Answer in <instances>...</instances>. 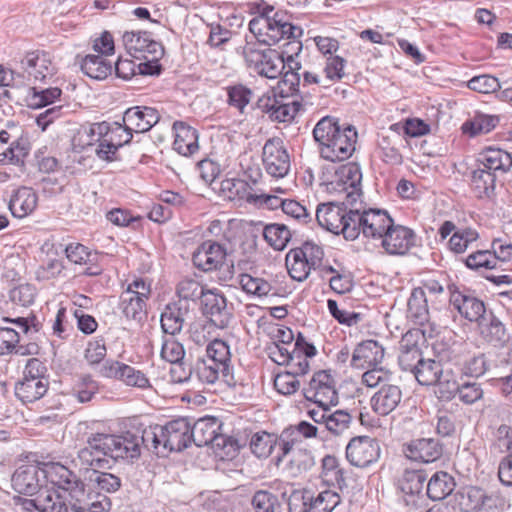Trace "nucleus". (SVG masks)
<instances>
[{
	"mask_svg": "<svg viewBox=\"0 0 512 512\" xmlns=\"http://www.w3.org/2000/svg\"><path fill=\"white\" fill-rule=\"evenodd\" d=\"M341 502L338 493L323 490L317 495L313 492L312 512H332Z\"/></svg>",
	"mask_w": 512,
	"mask_h": 512,
	"instance_id": "338daca9",
	"label": "nucleus"
},
{
	"mask_svg": "<svg viewBox=\"0 0 512 512\" xmlns=\"http://www.w3.org/2000/svg\"><path fill=\"white\" fill-rule=\"evenodd\" d=\"M355 220L356 238L362 233L368 239L380 240L387 228L392 225L393 219L383 209H352Z\"/></svg>",
	"mask_w": 512,
	"mask_h": 512,
	"instance_id": "1a4fd4ad",
	"label": "nucleus"
},
{
	"mask_svg": "<svg viewBox=\"0 0 512 512\" xmlns=\"http://www.w3.org/2000/svg\"><path fill=\"white\" fill-rule=\"evenodd\" d=\"M221 190L230 200H245L253 204L256 194L252 193L250 185L242 179H226L221 183Z\"/></svg>",
	"mask_w": 512,
	"mask_h": 512,
	"instance_id": "37998d69",
	"label": "nucleus"
},
{
	"mask_svg": "<svg viewBox=\"0 0 512 512\" xmlns=\"http://www.w3.org/2000/svg\"><path fill=\"white\" fill-rule=\"evenodd\" d=\"M190 432L191 422L188 419H174L163 426L156 425L145 429L142 436H139L140 445L148 446V443L151 442L156 450L162 445L169 452H180L190 445Z\"/></svg>",
	"mask_w": 512,
	"mask_h": 512,
	"instance_id": "423d86ee",
	"label": "nucleus"
},
{
	"mask_svg": "<svg viewBox=\"0 0 512 512\" xmlns=\"http://www.w3.org/2000/svg\"><path fill=\"white\" fill-rule=\"evenodd\" d=\"M320 476L328 486H337L341 489L345 485L343 470L335 456L326 455L323 457Z\"/></svg>",
	"mask_w": 512,
	"mask_h": 512,
	"instance_id": "c03bdc74",
	"label": "nucleus"
},
{
	"mask_svg": "<svg viewBox=\"0 0 512 512\" xmlns=\"http://www.w3.org/2000/svg\"><path fill=\"white\" fill-rule=\"evenodd\" d=\"M452 302L459 313L469 321H476L479 324L487 315L484 303L475 297L458 293L453 295Z\"/></svg>",
	"mask_w": 512,
	"mask_h": 512,
	"instance_id": "c9c22d12",
	"label": "nucleus"
},
{
	"mask_svg": "<svg viewBox=\"0 0 512 512\" xmlns=\"http://www.w3.org/2000/svg\"><path fill=\"white\" fill-rule=\"evenodd\" d=\"M317 354L315 346L306 341L305 337L299 333L294 343V354L287 366L290 372L295 375H304L310 369L308 359Z\"/></svg>",
	"mask_w": 512,
	"mask_h": 512,
	"instance_id": "c756f323",
	"label": "nucleus"
},
{
	"mask_svg": "<svg viewBox=\"0 0 512 512\" xmlns=\"http://www.w3.org/2000/svg\"><path fill=\"white\" fill-rule=\"evenodd\" d=\"M313 137L319 144L323 159L341 162L349 159L355 152L358 133L354 126H341L337 118L325 116L315 125Z\"/></svg>",
	"mask_w": 512,
	"mask_h": 512,
	"instance_id": "f03ea898",
	"label": "nucleus"
},
{
	"mask_svg": "<svg viewBox=\"0 0 512 512\" xmlns=\"http://www.w3.org/2000/svg\"><path fill=\"white\" fill-rule=\"evenodd\" d=\"M160 120L157 109L147 106H135L128 108L123 115L122 121L128 130L135 133L149 131Z\"/></svg>",
	"mask_w": 512,
	"mask_h": 512,
	"instance_id": "5701e85b",
	"label": "nucleus"
},
{
	"mask_svg": "<svg viewBox=\"0 0 512 512\" xmlns=\"http://www.w3.org/2000/svg\"><path fill=\"white\" fill-rule=\"evenodd\" d=\"M402 396L400 386L389 382L379 387L372 395L370 399L371 409L379 416H387L400 405Z\"/></svg>",
	"mask_w": 512,
	"mask_h": 512,
	"instance_id": "4be33fe9",
	"label": "nucleus"
},
{
	"mask_svg": "<svg viewBox=\"0 0 512 512\" xmlns=\"http://www.w3.org/2000/svg\"><path fill=\"white\" fill-rule=\"evenodd\" d=\"M416 236L413 230L402 225H392L380 239L381 246L390 255H404L415 245Z\"/></svg>",
	"mask_w": 512,
	"mask_h": 512,
	"instance_id": "6ab92c4d",
	"label": "nucleus"
},
{
	"mask_svg": "<svg viewBox=\"0 0 512 512\" xmlns=\"http://www.w3.org/2000/svg\"><path fill=\"white\" fill-rule=\"evenodd\" d=\"M239 284L247 294H252L258 297L267 296L272 290L271 284L266 280L253 277L249 274H240Z\"/></svg>",
	"mask_w": 512,
	"mask_h": 512,
	"instance_id": "680f3d73",
	"label": "nucleus"
},
{
	"mask_svg": "<svg viewBox=\"0 0 512 512\" xmlns=\"http://www.w3.org/2000/svg\"><path fill=\"white\" fill-rule=\"evenodd\" d=\"M362 384L369 388H379L392 381V372L381 366L369 367L362 374Z\"/></svg>",
	"mask_w": 512,
	"mask_h": 512,
	"instance_id": "774afa93",
	"label": "nucleus"
},
{
	"mask_svg": "<svg viewBox=\"0 0 512 512\" xmlns=\"http://www.w3.org/2000/svg\"><path fill=\"white\" fill-rule=\"evenodd\" d=\"M140 456L138 435L127 432L123 435L96 433L87 439V445L80 449L79 464L92 472L109 469L119 459H135Z\"/></svg>",
	"mask_w": 512,
	"mask_h": 512,
	"instance_id": "f257e3e1",
	"label": "nucleus"
},
{
	"mask_svg": "<svg viewBox=\"0 0 512 512\" xmlns=\"http://www.w3.org/2000/svg\"><path fill=\"white\" fill-rule=\"evenodd\" d=\"M34 496L36 503H38L39 512H61L65 504V501L59 494L44 488V486Z\"/></svg>",
	"mask_w": 512,
	"mask_h": 512,
	"instance_id": "8fccbe9b",
	"label": "nucleus"
},
{
	"mask_svg": "<svg viewBox=\"0 0 512 512\" xmlns=\"http://www.w3.org/2000/svg\"><path fill=\"white\" fill-rule=\"evenodd\" d=\"M408 316L419 325L429 321L427 295L424 289L414 288L408 300Z\"/></svg>",
	"mask_w": 512,
	"mask_h": 512,
	"instance_id": "a19ab883",
	"label": "nucleus"
},
{
	"mask_svg": "<svg viewBox=\"0 0 512 512\" xmlns=\"http://www.w3.org/2000/svg\"><path fill=\"white\" fill-rule=\"evenodd\" d=\"M362 173L355 163H347L340 166L330 182L332 189L345 194V200L350 206H355L362 196Z\"/></svg>",
	"mask_w": 512,
	"mask_h": 512,
	"instance_id": "9d476101",
	"label": "nucleus"
},
{
	"mask_svg": "<svg viewBox=\"0 0 512 512\" xmlns=\"http://www.w3.org/2000/svg\"><path fill=\"white\" fill-rule=\"evenodd\" d=\"M306 400L326 407L338 404V393L333 376L325 370L316 372L307 387L303 388Z\"/></svg>",
	"mask_w": 512,
	"mask_h": 512,
	"instance_id": "9b49d317",
	"label": "nucleus"
},
{
	"mask_svg": "<svg viewBox=\"0 0 512 512\" xmlns=\"http://www.w3.org/2000/svg\"><path fill=\"white\" fill-rule=\"evenodd\" d=\"M295 253L306 261L313 270L321 267L324 258L323 248L314 241H305L300 247L292 249Z\"/></svg>",
	"mask_w": 512,
	"mask_h": 512,
	"instance_id": "6e6d98bb",
	"label": "nucleus"
},
{
	"mask_svg": "<svg viewBox=\"0 0 512 512\" xmlns=\"http://www.w3.org/2000/svg\"><path fill=\"white\" fill-rule=\"evenodd\" d=\"M265 171L274 178L285 177L290 170V156L279 137L268 139L262 149Z\"/></svg>",
	"mask_w": 512,
	"mask_h": 512,
	"instance_id": "f8f14e48",
	"label": "nucleus"
},
{
	"mask_svg": "<svg viewBox=\"0 0 512 512\" xmlns=\"http://www.w3.org/2000/svg\"><path fill=\"white\" fill-rule=\"evenodd\" d=\"M11 482L16 492L34 496L44 486V467L37 464L22 465L14 472Z\"/></svg>",
	"mask_w": 512,
	"mask_h": 512,
	"instance_id": "dca6fc26",
	"label": "nucleus"
},
{
	"mask_svg": "<svg viewBox=\"0 0 512 512\" xmlns=\"http://www.w3.org/2000/svg\"><path fill=\"white\" fill-rule=\"evenodd\" d=\"M472 187L478 198L490 197L494 192L496 175L482 167L472 173Z\"/></svg>",
	"mask_w": 512,
	"mask_h": 512,
	"instance_id": "a18cd8bd",
	"label": "nucleus"
},
{
	"mask_svg": "<svg viewBox=\"0 0 512 512\" xmlns=\"http://www.w3.org/2000/svg\"><path fill=\"white\" fill-rule=\"evenodd\" d=\"M422 332L418 329L407 331L400 341L399 366L403 371L413 372L421 362L422 354L418 346V340Z\"/></svg>",
	"mask_w": 512,
	"mask_h": 512,
	"instance_id": "b1692460",
	"label": "nucleus"
},
{
	"mask_svg": "<svg viewBox=\"0 0 512 512\" xmlns=\"http://www.w3.org/2000/svg\"><path fill=\"white\" fill-rule=\"evenodd\" d=\"M385 350L375 340H366L357 345L354 349L351 366L354 368H365L378 366L382 363Z\"/></svg>",
	"mask_w": 512,
	"mask_h": 512,
	"instance_id": "cd10ccee",
	"label": "nucleus"
},
{
	"mask_svg": "<svg viewBox=\"0 0 512 512\" xmlns=\"http://www.w3.org/2000/svg\"><path fill=\"white\" fill-rule=\"evenodd\" d=\"M302 65L293 55H288L285 59L274 49H266L265 58L261 61V66L254 72L275 79L283 74L278 82L277 92L282 98L295 95L300 92V73Z\"/></svg>",
	"mask_w": 512,
	"mask_h": 512,
	"instance_id": "7ed1b4c3",
	"label": "nucleus"
},
{
	"mask_svg": "<svg viewBox=\"0 0 512 512\" xmlns=\"http://www.w3.org/2000/svg\"><path fill=\"white\" fill-rule=\"evenodd\" d=\"M478 326L484 339L495 346L504 345L508 339L503 323L492 313L487 314L480 320Z\"/></svg>",
	"mask_w": 512,
	"mask_h": 512,
	"instance_id": "4c0bfd02",
	"label": "nucleus"
},
{
	"mask_svg": "<svg viewBox=\"0 0 512 512\" xmlns=\"http://www.w3.org/2000/svg\"><path fill=\"white\" fill-rule=\"evenodd\" d=\"M227 94L228 104L236 108L240 113H244L246 106L253 97L252 90L242 84L228 87Z\"/></svg>",
	"mask_w": 512,
	"mask_h": 512,
	"instance_id": "69168bd1",
	"label": "nucleus"
},
{
	"mask_svg": "<svg viewBox=\"0 0 512 512\" xmlns=\"http://www.w3.org/2000/svg\"><path fill=\"white\" fill-rule=\"evenodd\" d=\"M412 373L414 374L418 383L421 385H443V369L441 363L438 361L432 359H422L417 368Z\"/></svg>",
	"mask_w": 512,
	"mask_h": 512,
	"instance_id": "ea45409f",
	"label": "nucleus"
},
{
	"mask_svg": "<svg viewBox=\"0 0 512 512\" xmlns=\"http://www.w3.org/2000/svg\"><path fill=\"white\" fill-rule=\"evenodd\" d=\"M188 308L177 303L168 304L161 314V328L166 335L174 337L183 328Z\"/></svg>",
	"mask_w": 512,
	"mask_h": 512,
	"instance_id": "f704fd0d",
	"label": "nucleus"
},
{
	"mask_svg": "<svg viewBox=\"0 0 512 512\" xmlns=\"http://www.w3.org/2000/svg\"><path fill=\"white\" fill-rule=\"evenodd\" d=\"M90 133L99 137H105V141L110 143V147L117 151L120 147L129 144L133 137L132 131L128 130L124 123L119 122L112 124L106 121L93 123Z\"/></svg>",
	"mask_w": 512,
	"mask_h": 512,
	"instance_id": "bb28decb",
	"label": "nucleus"
},
{
	"mask_svg": "<svg viewBox=\"0 0 512 512\" xmlns=\"http://www.w3.org/2000/svg\"><path fill=\"white\" fill-rule=\"evenodd\" d=\"M276 92L277 89H274L273 100L269 98L265 105L269 117L272 120L278 122L292 121L302 107V102L298 99V97H292L293 99L290 102H281L277 99V97H280L281 99L283 98Z\"/></svg>",
	"mask_w": 512,
	"mask_h": 512,
	"instance_id": "7c9ffc66",
	"label": "nucleus"
},
{
	"mask_svg": "<svg viewBox=\"0 0 512 512\" xmlns=\"http://www.w3.org/2000/svg\"><path fill=\"white\" fill-rule=\"evenodd\" d=\"M122 39L126 50L134 57L155 61L164 53L162 44L155 41L147 31H126Z\"/></svg>",
	"mask_w": 512,
	"mask_h": 512,
	"instance_id": "ddd939ff",
	"label": "nucleus"
},
{
	"mask_svg": "<svg viewBox=\"0 0 512 512\" xmlns=\"http://www.w3.org/2000/svg\"><path fill=\"white\" fill-rule=\"evenodd\" d=\"M286 266L289 275L299 282L306 280L311 270H313V267H311L299 256L298 253H295L293 250H290L286 255Z\"/></svg>",
	"mask_w": 512,
	"mask_h": 512,
	"instance_id": "13d9d810",
	"label": "nucleus"
},
{
	"mask_svg": "<svg viewBox=\"0 0 512 512\" xmlns=\"http://www.w3.org/2000/svg\"><path fill=\"white\" fill-rule=\"evenodd\" d=\"M380 457L379 442L369 436L352 438L346 446V458L356 467H367Z\"/></svg>",
	"mask_w": 512,
	"mask_h": 512,
	"instance_id": "4468645a",
	"label": "nucleus"
},
{
	"mask_svg": "<svg viewBox=\"0 0 512 512\" xmlns=\"http://www.w3.org/2000/svg\"><path fill=\"white\" fill-rule=\"evenodd\" d=\"M481 167L488 171L496 173H506L512 167V156L507 151L499 148H487L481 154L479 158Z\"/></svg>",
	"mask_w": 512,
	"mask_h": 512,
	"instance_id": "473e14b6",
	"label": "nucleus"
},
{
	"mask_svg": "<svg viewBox=\"0 0 512 512\" xmlns=\"http://www.w3.org/2000/svg\"><path fill=\"white\" fill-rule=\"evenodd\" d=\"M47 389L46 378L22 379L15 387V394L23 403H32L42 398Z\"/></svg>",
	"mask_w": 512,
	"mask_h": 512,
	"instance_id": "58836bf2",
	"label": "nucleus"
},
{
	"mask_svg": "<svg viewBox=\"0 0 512 512\" xmlns=\"http://www.w3.org/2000/svg\"><path fill=\"white\" fill-rule=\"evenodd\" d=\"M290 191V187L287 185H279L271 187L269 193L256 194L254 205L265 207L268 209H276L281 207L283 209V203L286 199L281 198L279 195H285Z\"/></svg>",
	"mask_w": 512,
	"mask_h": 512,
	"instance_id": "3c124183",
	"label": "nucleus"
},
{
	"mask_svg": "<svg viewBox=\"0 0 512 512\" xmlns=\"http://www.w3.org/2000/svg\"><path fill=\"white\" fill-rule=\"evenodd\" d=\"M146 301L131 290H124L120 295L119 309L127 320L140 323L146 317Z\"/></svg>",
	"mask_w": 512,
	"mask_h": 512,
	"instance_id": "72a5a7b5",
	"label": "nucleus"
},
{
	"mask_svg": "<svg viewBox=\"0 0 512 512\" xmlns=\"http://www.w3.org/2000/svg\"><path fill=\"white\" fill-rule=\"evenodd\" d=\"M221 424L215 417H203L191 424V442L198 447L212 445L219 446L225 442L223 435L218 434Z\"/></svg>",
	"mask_w": 512,
	"mask_h": 512,
	"instance_id": "412c9836",
	"label": "nucleus"
},
{
	"mask_svg": "<svg viewBox=\"0 0 512 512\" xmlns=\"http://www.w3.org/2000/svg\"><path fill=\"white\" fill-rule=\"evenodd\" d=\"M88 480L89 488L106 494L115 493L121 487V480L118 476L112 473L100 472L99 470L92 472Z\"/></svg>",
	"mask_w": 512,
	"mask_h": 512,
	"instance_id": "49530a36",
	"label": "nucleus"
},
{
	"mask_svg": "<svg viewBox=\"0 0 512 512\" xmlns=\"http://www.w3.org/2000/svg\"><path fill=\"white\" fill-rule=\"evenodd\" d=\"M274 8L266 7L258 16L249 22V30L257 42L272 46L282 39H296L302 36V29L288 21L287 15Z\"/></svg>",
	"mask_w": 512,
	"mask_h": 512,
	"instance_id": "39448f33",
	"label": "nucleus"
},
{
	"mask_svg": "<svg viewBox=\"0 0 512 512\" xmlns=\"http://www.w3.org/2000/svg\"><path fill=\"white\" fill-rule=\"evenodd\" d=\"M193 371L197 378L206 384H214L217 380L222 379V367L206 359H198Z\"/></svg>",
	"mask_w": 512,
	"mask_h": 512,
	"instance_id": "052dcab7",
	"label": "nucleus"
},
{
	"mask_svg": "<svg viewBox=\"0 0 512 512\" xmlns=\"http://www.w3.org/2000/svg\"><path fill=\"white\" fill-rule=\"evenodd\" d=\"M8 326H0V355L32 356L38 354L39 346L35 342L22 343L23 336L39 331L40 324L35 316L4 317Z\"/></svg>",
	"mask_w": 512,
	"mask_h": 512,
	"instance_id": "20e7f679",
	"label": "nucleus"
},
{
	"mask_svg": "<svg viewBox=\"0 0 512 512\" xmlns=\"http://www.w3.org/2000/svg\"><path fill=\"white\" fill-rule=\"evenodd\" d=\"M313 491L293 489L287 499L289 512H312Z\"/></svg>",
	"mask_w": 512,
	"mask_h": 512,
	"instance_id": "4d7b16f0",
	"label": "nucleus"
},
{
	"mask_svg": "<svg viewBox=\"0 0 512 512\" xmlns=\"http://www.w3.org/2000/svg\"><path fill=\"white\" fill-rule=\"evenodd\" d=\"M352 209H355V206L347 204V200L341 203H322L317 207L316 220L327 231L337 235L342 234L347 240H355L356 230Z\"/></svg>",
	"mask_w": 512,
	"mask_h": 512,
	"instance_id": "0eeeda50",
	"label": "nucleus"
},
{
	"mask_svg": "<svg viewBox=\"0 0 512 512\" xmlns=\"http://www.w3.org/2000/svg\"><path fill=\"white\" fill-rule=\"evenodd\" d=\"M263 237L275 250H283L291 238V233L285 225L273 223L265 226Z\"/></svg>",
	"mask_w": 512,
	"mask_h": 512,
	"instance_id": "de8ad7c7",
	"label": "nucleus"
},
{
	"mask_svg": "<svg viewBox=\"0 0 512 512\" xmlns=\"http://www.w3.org/2000/svg\"><path fill=\"white\" fill-rule=\"evenodd\" d=\"M202 311L209 321L220 329L228 327L232 318L224 295L213 290L206 291L202 299Z\"/></svg>",
	"mask_w": 512,
	"mask_h": 512,
	"instance_id": "aec40b11",
	"label": "nucleus"
},
{
	"mask_svg": "<svg viewBox=\"0 0 512 512\" xmlns=\"http://www.w3.org/2000/svg\"><path fill=\"white\" fill-rule=\"evenodd\" d=\"M185 356V349L182 343L174 339V337H164L161 346V358L171 364L182 365Z\"/></svg>",
	"mask_w": 512,
	"mask_h": 512,
	"instance_id": "e2e57ef3",
	"label": "nucleus"
},
{
	"mask_svg": "<svg viewBox=\"0 0 512 512\" xmlns=\"http://www.w3.org/2000/svg\"><path fill=\"white\" fill-rule=\"evenodd\" d=\"M497 123V117L480 114L475 116L472 120L466 121L462 126V130L464 133L474 137L489 133Z\"/></svg>",
	"mask_w": 512,
	"mask_h": 512,
	"instance_id": "864d4df0",
	"label": "nucleus"
},
{
	"mask_svg": "<svg viewBox=\"0 0 512 512\" xmlns=\"http://www.w3.org/2000/svg\"><path fill=\"white\" fill-rule=\"evenodd\" d=\"M19 63V73L23 76L25 86L45 83L56 73V66L48 52L31 51L26 53Z\"/></svg>",
	"mask_w": 512,
	"mask_h": 512,
	"instance_id": "6e6552de",
	"label": "nucleus"
},
{
	"mask_svg": "<svg viewBox=\"0 0 512 512\" xmlns=\"http://www.w3.org/2000/svg\"><path fill=\"white\" fill-rule=\"evenodd\" d=\"M277 444V436L265 431L255 433L250 440V448L257 457H267Z\"/></svg>",
	"mask_w": 512,
	"mask_h": 512,
	"instance_id": "603ef678",
	"label": "nucleus"
},
{
	"mask_svg": "<svg viewBox=\"0 0 512 512\" xmlns=\"http://www.w3.org/2000/svg\"><path fill=\"white\" fill-rule=\"evenodd\" d=\"M251 503L255 512H282L277 496L267 490L256 491Z\"/></svg>",
	"mask_w": 512,
	"mask_h": 512,
	"instance_id": "bf43d9fd",
	"label": "nucleus"
},
{
	"mask_svg": "<svg viewBox=\"0 0 512 512\" xmlns=\"http://www.w3.org/2000/svg\"><path fill=\"white\" fill-rule=\"evenodd\" d=\"M45 482L68 492L83 490L79 477L60 463H47L44 466Z\"/></svg>",
	"mask_w": 512,
	"mask_h": 512,
	"instance_id": "393cba45",
	"label": "nucleus"
},
{
	"mask_svg": "<svg viewBox=\"0 0 512 512\" xmlns=\"http://www.w3.org/2000/svg\"><path fill=\"white\" fill-rule=\"evenodd\" d=\"M81 70L90 78L103 80L111 75L112 64L102 55H86L81 61Z\"/></svg>",
	"mask_w": 512,
	"mask_h": 512,
	"instance_id": "79ce46f5",
	"label": "nucleus"
},
{
	"mask_svg": "<svg viewBox=\"0 0 512 512\" xmlns=\"http://www.w3.org/2000/svg\"><path fill=\"white\" fill-rule=\"evenodd\" d=\"M207 361L215 362L222 367V381L232 387L237 384L233 368L230 366L231 354L229 346L220 339H214L206 348Z\"/></svg>",
	"mask_w": 512,
	"mask_h": 512,
	"instance_id": "a878e982",
	"label": "nucleus"
},
{
	"mask_svg": "<svg viewBox=\"0 0 512 512\" xmlns=\"http://www.w3.org/2000/svg\"><path fill=\"white\" fill-rule=\"evenodd\" d=\"M484 490L470 486L457 494V504L463 512H478Z\"/></svg>",
	"mask_w": 512,
	"mask_h": 512,
	"instance_id": "09e8293b",
	"label": "nucleus"
},
{
	"mask_svg": "<svg viewBox=\"0 0 512 512\" xmlns=\"http://www.w3.org/2000/svg\"><path fill=\"white\" fill-rule=\"evenodd\" d=\"M226 248L212 240L203 242L193 253L192 261L196 268L210 272L221 269L226 263Z\"/></svg>",
	"mask_w": 512,
	"mask_h": 512,
	"instance_id": "f3484780",
	"label": "nucleus"
},
{
	"mask_svg": "<svg viewBox=\"0 0 512 512\" xmlns=\"http://www.w3.org/2000/svg\"><path fill=\"white\" fill-rule=\"evenodd\" d=\"M427 475L423 470H405L399 480L403 501L410 508H418L425 502L423 489Z\"/></svg>",
	"mask_w": 512,
	"mask_h": 512,
	"instance_id": "a211bd4d",
	"label": "nucleus"
},
{
	"mask_svg": "<svg viewBox=\"0 0 512 512\" xmlns=\"http://www.w3.org/2000/svg\"><path fill=\"white\" fill-rule=\"evenodd\" d=\"M443 451V443L432 437L412 439L403 446V452L409 460L425 464L439 460Z\"/></svg>",
	"mask_w": 512,
	"mask_h": 512,
	"instance_id": "2eb2a0df",
	"label": "nucleus"
},
{
	"mask_svg": "<svg viewBox=\"0 0 512 512\" xmlns=\"http://www.w3.org/2000/svg\"><path fill=\"white\" fill-rule=\"evenodd\" d=\"M175 139L173 142L174 150L183 156H192L199 150L198 131L182 121H176L173 124Z\"/></svg>",
	"mask_w": 512,
	"mask_h": 512,
	"instance_id": "c85d7f7f",
	"label": "nucleus"
},
{
	"mask_svg": "<svg viewBox=\"0 0 512 512\" xmlns=\"http://www.w3.org/2000/svg\"><path fill=\"white\" fill-rule=\"evenodd\" d=\"M478 238V232L472 228L459 229L449 239V248L456 254L464 253Z\"/></svg>",
	"mask_w": 512,
	"mask_h": 512,
	"instance_id": "5fc2aeb1",
	"label": "nucleus"
},
{
	"mask_svg": "<svg viewBox=\"0 0 512 512\" xmlns=\"http://www.w3.org/2000/svg\"><path fill=\"white\" fill-rule=\"evenodd\" d=\"M455 485L454 478L449 473L437 471L427 483L426 495L435 501L443 500L453 492Z\"/></svg>",
	"mask_w": 512,
	"mask_h": 512,
	"instance_id": "e433bc0d",
	"label": "nucleus"
},
{
	"mask_svg": "<svg viewBox=\"0 0 512 512\" xmlns=\"http://www.w3.org/2000/svg\"><path fill=\"white\" fill-rule=\"evenodd\" d=\"M28 91L30 93L29 105L35 108L52 104L62 94L61 89L57 87L38 90L36 86H29Z\"/></svg>",
	"mask_w": 512,
	"mask_h": 512,
	"instance_id": "0e129e2a",
	"label": "nucleus"
},
{
	"mask_svg": "<svg viewBox=\"0 0 512 512\" xmlns=\"http://www.w3.org/2000/svg\"><path fill=\"white\" fill-rule=\"evenodd\" d=\"M37 200V194L32 188L20 187L10 198L9 210L14 217H26L35 210Z\"/></svg>",
	"mask_w": 512,
	"mask_h": 512,
	"instance_id": "2f4dec72",
	"label": "nucleus"
}]
</instances>
